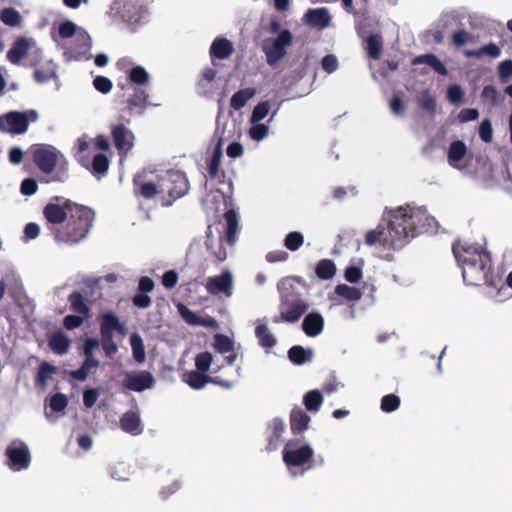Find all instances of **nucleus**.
I'll return each instance as SVG.
<instances>
[{"mask_svg":"<svg viewBox=\"0 0 512 512\" xmlns=\"http://www.w3.org/2000/svg\"><path fill=\"white\" fill-rule=\"evenodd\" d=\"M94 220V214L91 209L84 206L72 207V214L65 231L53 229L52 235L57 243L74 245L84 239L90 231Z\"/></svg>","mask_w":512,"mask_h":512,"instance_id":"obj_3","label":"nucleus"},{"mask_svg":"<svg viewBox=\"0 0 512 512\" xmlns=\"http://www.w3.org/2000/svg\"><path fill=\"white\" fill-rule=\"evenodd\" d=\"M452 250L466 285L478 286L485 283L496 286L490 254L481 245L457 242L453 244Z\"/></svg>","mask_w":512,"mask_h":512,"instance_id":"obj_2","label":"nucleus"},{"mask_svg":"<svg viewBox=\"0 0 512 512\" xmlns=\"http://www.w3.org/2000/svg\"><path fill=\"white\" fill-rule=\"evenodd\" d=\"M479 137L484 143H490L493 139L492 123L489 119H484L479 125Z\"/></svg>","mask_w":512,"mask_h":512,"instance_id":"obj_63","label":"nucleus"},{"mask_svg":"<svg viewBox=\"0 0 512 512\" xmlns=\"http://www.w3.org/2000/svg\"><path fill=\"white\" fill-rule=\"evenodd\" d=\"M464 91L458 84L450 85L447 89V98L452 104H459L463 101Z\"/></svg>","mask_w":512,"mask_h":512,"instance_id":"obj_64","label":"nucleus"},{"mask_svg":"<svg viewBox=\"0 0 512 512\" xmlns=\"http://www.w3.org/2000/svg\"><path fill=\"white\" fill-rule=\"evenodd\" d=\"M277 289L280 301L285 300V297L289 299H304V293L307 290L304 280L296 276L281 279L277 284Z\"/></svg>","mask_w":512,"mask_h":512,"instance_id":"obj_17","label":"nucleus"},{"mask_svg":"<svg viewBox=\"0 0 512 512\" xmlns=\"http://www.w3.org/2000/svg\"><path fill=\"white\" fill-rule=\"evenodd\" d=\"M205 288L211 295L218 296L223 294L227 298H230L234 288V280L231 271L223 270L219 275L208 277Z\"/></svg>","mask_w":512,"mask_h":512,"instance_id":"obj_15","label":"nucleus"},{"mask_svg":"<svg viewBox=\"0 0 512 512\" xmlns=\"http://www.w3.org/2000/svg\"><path fill=\"white\" fill-rule=\"evenodd\" d=\"M101 347L105 355L112 358L118 351V345L113 339V335H101Z\"/></svg>","mask_w":512,"mask_h":512,"instance_id":"obj_60","label":"nucleus"},{"mask_svg":"<svg viewBox=\"0 0 512 512\" xmlns=\"http://www.w3.org/2000/svg\"><path fill=\"white\" fill-rule=\"evenodd\" d=\"M309 301L304 299H289L280 301L279 312L281 319L288 323L297 322L309 309Z\"/></svg>","mask_w":512,"mask_h":512,"instance_id":"obj_14","label":"nucleus"},{"mask_svg":"<svg viewBox=\"0 0 512 512\" xmlns=\"http://www.w3.org/2000/svg\"><path fill=\"white\" fill-rule=\"evenodd\" d=\"M314 455L313 448L308 445H298L295 441H288L283 449V461L292 477L303 476L314 465L308 464Z\"/></svg>","mask_w":512,"mask_h":512,"instance_id":"obj_5","label":"nucleus"},{"mask_svg":"<svg viewBox=\"0 0 512 512\" xmlns=\"http://www.w3.org/2000/svg\"><path fill=\"white\" fill-rule=\"evenodd\" d=\"M49 347L55 354L63 355L70 348V340L64 333L56 332L49 339Z\"/></svg>","mask_w":512,"mask_h":512,"instance_id":"obj_36","label":"nucleus"},{"mask_svg":"<svg viewBox=\"0 0 512 512\" xmlns=\"http://www.w3.org/2000/svg\"><path fill=\"white\" fill-rule=\"evenodd\" d=\"M128 78L132 83L142 86L149 82L150 75L144 67L137 65L129 70Z\"/></svg>","mask_w":512,"mask_h":512,"instance_id":"obj_47","label":"nucleus"},{"mask_svg":"<svg viewBox=\"0 0 512 512\" xmlns=\"http://www.w3.org/2000/svg\"><path fill=\"white\" fill-rule=\"evenodd\" d=\"M233 52L234 47L232 42L223 37L216 38L212 42L209 51L213 63L214 59L224 60L229 58Z\"/></svg>","mask_w":512,"mask_h":512,"instance_id":"obj_26","label":"nucleus"},{"mask_svg":"<svg viewBox=\"0 0 512 512\" xmlns=\"http://www.w3.org/2000/svg\"><path fill=\"white\" fill-rule=\"evenodd\" d=\"M77 204L72 203L64 197H54L43 209V215L47 221V227L52 234L53 229H58L56 226L64 223L68 215L72 214V207Z\"/></svg>","mask_w":512,"mask_h":512,"instance_id":"obj_8","label":"nucleus"},{"mask_svg":"<svg viewBox=\"0 0 512 512\" xmlns=\"http://www.w3.org/2000/svg\"><path fill=\"white\" fill-rule=\"evenodd\" d=\"M251 124H252V126L249 128L248 134L252 140L259 142L267 137V135L269 133L268 124H264L261 122L260 123L256 122V123H251Z\"/></svg>","mask_w":512,"mask_h":512,"instance_id":"obj_57","label":"nucleus"},{"mask_svg":"<svg viewBox=\"0 0 512 512\" xmlns=\"http://www.w3.org/2000/svg\"><path fill=\"white\" fill-rule=\"evenodd\" d=\"M74 42L75 43L72 45L61 46L64 49L66 59L69 61H85L91 59L92 55L90 50L92 47V39L85 29H81L78 32Z\"/></svg>","mask_w":512,"mask_h":512,"instance_id":"obj_13","label":"nucleus"},{"mask_svg":"<svg viewBox=\"0 0 512 512\" xmlns=\"http://www.w3.org/2000/svg\"><path fill=\"white\" fill-rule=\"evenodd\" d=\"M33 159L37 167L45 174L52 173L61 162L66 163L65 156L52 145H40L33 153Z\"/></svg>","mask_w":512,"mask_h":512,"instance_id":"obj_12","label":"nucleus"},{"mask_svg":"<svg viewBox=\"0 0 512 512\" xmlns=\"http://www.w3.org/2000/svg\"><path fill=\"white\" fill-rule=\"evenodd\" d=\"M304 21L312 27L324 29L329 26L331 16L327 8H313L307 10L304 15Z\"/></svg>","mask_w":512,"mask_h":512,"instance_id":"obj_25","label":"nucleus"},{"mask_svg":"<svg viewBox=\"0 0 512 512\" xmlns=\"http://www.w3.org/2000/svg\"><path fill=\"white\" fill-rule=\"evenodd\" d=\"M42 50L37 46L33 38L18 37L7 51V59L14 65H19L25 58H29L32 63L38 61Z\"/></svg>","mask_w":512,"mask_h":512,"instance_id":"obj_10","label":"nucleus"},{"mask_svg":"<svg viewBox=\"0 0 512 512\" xmlns=\"http://www.w3.org/2000/svg\"><path fill=\"white\" fill-rule=\"evenodd\" d=\"M419 106L431 116L436 113V98L429 91L422 92L418 97Z\"/></svg>","mask_w":512,"mask_h":512,"instance_id":"obj_52","label":"nucleus"},{"mask_svg":"<svg viewBox=\"0 0 512 512\" xmlns=\"http://www.w3.org/2000/svg\"><path fill=\"white\" fill-rule=\"evenodd\" d=\"M56 77H57V66L51 60L47 63V67L45 70L36 69L34 71V79L38 83H45V82H48L49 80L54 79Z\"/></svg>","mask_w":512,"mask_h":512,"instance_id":"obj_46","label":"nucleus"},{"mask_svg":"<svg viewBox=\"0 0 512 512\" xmlns=\"http://www.w3.org/2000/svg\"><path fill=\"white\" fill-rule=\"evenodd\" d=\"M183 381L195 390L204 388L207 383H213L225 389H230L234 386L233 381L223 380L218 376L210 377L197 370L185 373L183 375Z\"/></svg>","mask_w":512,"mask_h":512,"instance_id":"obj_18","label":"nucleus"},{"mask_svg":"<svg viewBox=\"0 0 512 512\" xmlns=\"http://www.w3.org/2000/svg\"><path fill=\"white\" fill-rule=\"evenodd\" d=\"M213 362V355L210 352H201L195 357V366L197 371L205 373L209 370Z\"/></svg>","mask_w":512,"mask_h":512,"instance_id":"obj_59","label":"nucleus"},{"mask_svg":"<svg viewBox=\"0 0 512 512\" xmlns=\"http://www.w3.org/2000/svg\"><path fill=\"white\" fill-rule=\"evenodd\" d=\"M304 243V236L298 231L290 232L284 239V246L290 251H297Z\"/></svg>","mask_w":512,"mask_h":512,"instance_id":"obj_56","label":"nucleus"},{"mask_svg":"<svg viewBox=\"0 0 512 512\" xmlns=\"http://www.w3.org/2000/svg\"><path fill=\"white\" fill-rule=\"evenodd\" d=\"M467 155V146L462 140H454L450 143L447 151V161L451 167L462 173H467L468 168L463 163Z\"/></svg>","mask_w":512,"mask_h":512,"instance_id":"obj_19","label":"nucleus"},{"mask_svg":"<svg viewBox=\"0 0 512 512\" xmlns=\"http://www.w3.org/2000/svg\"><path fill=\"white\" fill-rule=\"evenodd\" d=\"M311 421L310 416L301 408H294L290 413V428L293 434L306 431Z\"/></svg>","mask_w":512,"mask_h":512,"instance_id":"obj_29","label":"nucleus"},{"mask_svg":"<svg viewBox=\"0 0 512 512\" xmlns=\"http://www.w3.org/2000/svg\"><path fill=\"white\" fill-rule=\"evenodd\" d=\"M0 20L7 26L15 27L20 24L21 15L14 8H4L0 12Z\"/></svg>","mask_w":512,"mask_h":512,"instance_id":"obj_53","label":"nucleus"},{"mask_svg":"<svg viewBox=\"0 0 512 512\" xmlns=\"http://www.w3.org/2000/svg\"><path fill=\"white\" fill-rule=\"evenodd\" d=\"M256 89L244 88L235 92L230 99V106L234 110L242 109L246 103L255 96Z\"/></svg>","mask_w":512,"mask_h":512,"instance_id":"obj_37","label":"nucleus"},{"mask_svg":"<svg viewBox=\"0 0 512 512\" xmlns=\"http://www.w3.org/2000/svg\"><path fill=\"white\" fill-rule=\"evenodd\" d=\"M178 311L184 321L192 326H199L201 317L198 316L195 312L187 308L184 304L178 305Z\"/></svg>","mask_w":512,"mask_h":512,"instance_id":"obj_61","label":"nucleus"},{"mask_svg":"<svg viewBox=\"0 0 512 512\" xmlns=\"http://www.w3.org/2000/svg\"><path fill=\"white\" fill-rule=\"evenodd\" d=\"M324 317L317 311H312L304 316L302 330L308 337H317L324 330Z\"/></svg>","mask_w":512,"mask_h":512,"instance_id":"obj_22","label":"nucleus"},{"mask_svg":"<svg viewBox=\"0 0 512 512\" xmlns=\"http://www.w3.org/2000/svg\"><path fill=\"white\" fill-rule=\"evenodd\" d=\"M285 429L286 425L283 419L276 417L270 421L268 425V450H276L279 447Z\"/></svg>","mask_w":512,"mask_h":512,"instance_id":"obj_28","label":"nucleus"},{"mask_svg":"<svg viewBox=\"0 0 512 512\" xmlns=\"http://www.w3.org/2000/svg\"><path fill=\"white\" fill-rule=\"evenodd\" d=\"M109 168V160L104 154H96L92 160V173L99 177L105 175Z\"/></svg>","mask_w":512,"mask_h":512,"instance_id":"obj_55","label":"nucleus"},{"mask_svg":"<svg viewBox=\"0 0 512 512\" xmlns=\"http://www.w3.org/2000/svg\"><path fill=\"white\" fill-rule=\"evenodd\" d=\"M57 372V368L48 363L42 362L38 368V372L35 378V385L37 388L44 390L47 386L48 380L51 378L53 374Z\"/></svg>","mask_w":512,"mask_h":512,"instance_id":"obj_35","label":"nucleus"},{"mask_svg":"<svg viewBox=\"0 0 512 512\" xmlns=\"http://www.w3.org/2000/svg\"><path fill=\"white\" fill-rule=\"evenodd\" d=\"M226 139L225 131L223 130L218 136V141L213 149L211 156L207 159V171L210 179L218 180L223 174L221 171V160L223 157V141Z\"/></svg>","mask_w":512,"mask_h":512,"instance_id":"obj_21","label":"nucleus"},{"mask_svg":"<svg viewBox=\"0 0 512 512\" xmlns=\"http://www.w3.org/2000/svg\"><path fill=\"white\" fill-rule=\"evenodd\" d=\"M206 248L211 254L218 260L224 261L227 258V252L223 246V240L220 237L219 239H215L211 235V227L209 226L207 229V239H206Z\"/></svg>","mask_w":512,"mask_h":512,"instance_id":"obj_32","label":"nucleus"},{"mask_svg":"<svg viewBox=\"0 0 512 512\" xmlns=\"http://www.w3.org/2000/svg\"><path fill=\"white\" fill-rule=\"evenodd\" d=\"M155 385L154 376L146 370L131 371L124 375L123 386L134 392L152 389Z\"/></svg>","mask_w":512,"mask_h":512,"instance_id":"obj_16","label":"nucleus"},{"mask_svg":"<svg viewBox=\"0 0 512 512\" xmlns=\"http://www.w3.org/2000/svg\"><path fill=\"white\" fill-rule=\"evenodd\" d=\"M5 465L13 472L27 470L31 464V453L28 445L15 439L9 443L5 450Z\"/></svg>","mask_w":512,"mask_h":512,"instance_id":"obj_9","label":"nucleus"},{"mask_svg":"<svg viewBox=\"0 0 512 512\" xmlns=\"http://www.w3.org/2000/svg\"><path fill=\"white\" fill-rule=\"evenodd\" d=\"M335 293L349 301H358L362 297V292L356 287H351L346 284H339L335 287Z\"/></svg>","mask_w":512,"mask_h":512,"instance_id":"obj_48","label":"nucleus"},{"mask_svg":"<svg viewBox=\"0 0 512 512\" xmlns=\"http://www.w3.org/2000/svg\"><path fill=\"white\" fill-rule=\"evenodd\" d=\"M81 29H83V28L78 27L71 20H65L62 23H60V25L58 27V36L62 39H69L72 37H74V39H76L77 34Z\"/></svg>","mask_w":512,"mask_h":512,"instance_id":"obj_51","label":"nucleus"},{"mask_svg":"<svg viewBox=\"0 0 512 512\" xmlns=\"http://www.w3.org/2000/svg\"><path fill=\"white\" fill-rule=\"evenodd\" d=\"M382 37L379 34H370L367 38V50L372 59L378 60L381 56Z\"/></svg>","mask_w":512,"mask_h":512,"instance_id":"obj_49","label":"nucleus"},{"mask_svg":"<svg viewBox=\"0 0 512 512\" xmlns=\"http://www.w3.org/2000/svg\"><path fill=\"white\" fill-rule=\"evenodd\" d=\"M158 179L160 197L163 206H171L173 202L189 190V182L185 173L179 170H169L156 176Z\"/></svg>","mask_w":512,"mask_h":512,"instance_id":"obj_4","label":"nucleus"},{"mask_svg":"<svg viewBox=\"0 0 512 512\" xmlns=\"http://www.w3.org/2000/svg\"><path fill=\"white\" fill-rule=\"evenodd\" d=\"M121 429L131 435L137 436L143 432L141 418L138 412L127 411L120 419Z\"/></svg>","mask_w":512,"mask_h":512,"instance_id":"obj_27","label":"nucleus"},{"mask_svg":"<svg viewBox=\"0 0 512 512\" xmlns=\"http://www.w3.org/2000/svg\"><path fill=\"white\" fill-rule=\"evenodd\" d=\"M480 98L490 106H497L504 101V95L493 85H486L480 94Z\"/></svg>","mask_w":512,"mask_h":512,"instance_id":"obj_41","label":"nucleus"},{"mask_svg":"<svg viewBox=\"0 0 512 512\" xmlns=\"http://www.w3.org/2000/svg\"><path fill=\"white\" fill-rule=\"evenodd\" d=\"M110 129L117 150L129 151L133 147L134 134L125 124L112 123Z\"/></svg>","mask_w":512,"mask_h":512,"instance_id":"obj_20","label":"nucleus"},{"mask_svg":"<svg viewBox=\"0 0 512 512\" xmlns=\"http://www.w3.org/2000/svg\"><path fill=\"white\" fill-rule=\"evenodd\" d=\"M39 114L36 110L10 111L0 115V131L11 135L27 132L29 124L36 122Z\"/></svg>","mask_w":512,"mask_h":512,"instance_id":"obj_7","label":"nucleus"},{"mask_svg":"<svg viewBox=\"0 0 512 512\" xmlns=\"http://www.w3.org/2000/svg\"><path fill=\"white\" fill-rule=\"evenodd\" d=\"M385 232H388V225L384 226L382 224L378 225V227L374 230H370L365 235V243L368 246H373L376 243H380L384 248L388 250H393V248L389 247L384 240Z\"/></svg>","mask_w":512,"mask_h":512,"instance_id":"obj_39","label":"nucleus"},{"mask_svg":"<svg viewBox=\"0 0 512 512\" xmlns=\"http://www.w3.org/2000/svg\"><path fill=\"white\" fill-rule=\"evenodd\" d=\"M315 273L320 279L329 280L336 274V265L330 259H322L317 263Z\"/></svg>","mask_w":512,"mask_h":512,"instance_id":"obj_43","label":"nucleus"},{"mask_svg":"<svg viewBox=\"0 0 512 512\" xmlns=\"http://www.w3.org/2000/svg\"><path fill=\"white\" fill-rule=\"evenodd\" d=\"M99 365L100 362L95 357H85L80 368L70 371L69 375L73 379L83 382L87 379L90 371L97 368Z\"/></svg>","mask_w":512,"mask_h":512,"instance_id":"obj_33","label":"nucleus"},{"mask_svg":"<svg viewBox=\"0 0 512 512\" xmlns=\"http://www.w3.org/2000/svg\"><path fill=\"white\" fill-rule=\"evenodd\" d=\"M100 334L113 335V332H118L121 335L126 333V328L118 318V316L111 311L104 312L100 316Z\"/></svg>","mask_w":512,"mask_h":512,"instance_id":"obj_24","label":"nucleus"},{"mask_svg":"<svg viewBox=\"0 0 512 512\" xmlns=\"http://www.w3.org/2000/svg\"><path fill=\"white\" fill-rule=\"evenodd\" d=\"M130 345L132 348L133 358L137 363H143L146 359L145 348L143 340L138 333H133L130 336Z\"/></svg>","mask_w":512,"mask_h":512,"instance_id":"obj_45","label":"nucleus"},{"mask_svg":"<svg viewBox=\"0 0 512 512\" xmlns=\"http://www.w3.org/2000/svg\"><path fill=\"white\" fill-rule=\"evenodd\" d=\"M270 102L269 101H261L259 102L252 110L250 116V123L261 122L265 117L268 116L270 111Z\"/></svg>","mask_w":512,"mask_h":512,"instance_id":"obj_54","label":"nucleus"},{"mask_svg":"<svg viewBox=\"0 0 512 512\" xmlns=\"http://www.w3.org/2000/svg\"><path fill=\"white\" fill-rule=\"evenodd\" d=\"M383 220L387 222L385 243L393 250L402 249L420 234L433 232L437 225L434 217L425 207L405 205L395 209H385Z\"/></svg>","mask_w":512,"mask_h":512,"instance_id":"obj_1","label":"nucleus"},{"mask_svg":"<svg viewBox=\"0 0 512 512\" xmlns=\"http://www.w3.org/2000/svg\"><path fill=\"white\" fill-rule=\"evenodd\" d=\"M323 403V396L317 389L310 390L303 396V404L309 412H318Z\"/></svg>","mask_w":512,"mask_h":512,"instance_id":"obj_42","label":"nucleus"},{"mask_svg":"<svg viewBox=\"0 0 512 512\" xmlns=\"http://www.w3.org/2000/svg\"><path fill=\"white\" fill-rule=\"evenodd\" d=\"M224 218L227 224L225 232L226 241L228 244L234 245L237 240L238 216L235 211L228 210L225 212Z\"/></svg>","mask_w":512,"mask_h":512,"instance_id":"obj_34","label":"nucleus"},{"mask_svg":"<svg viewBox=\"0 0 512 512\" xmlns=\"http://www.w3.org/2000/svg\"><path fill=\"white\" fill-rule=\"evenodd\" d=\"M255 335L259 340V344L264 348H272L276 345V338L269 332L266 324H258L255 329Z\"/></svg>","mask_w":512,"mask_h":512,"instance_id":"obj_44","label":"nucleus"},{"mask_svg":"<svg viewBox=\"0 0 512 512\" xmlns=\"http://www.w3.org/2000/svg\"><path fill=\"white\" fill-rule=\"evenodd\" d=\"M127 104L130 110L139 109V113H142L148 104V93L141 87L135 88Z\"/></svg>","mask_w":512,"mask_h":512,"instance_id":"obj_38","label":"nucleus"},{"mask_svg":"<svg viewBox=\"0 0 512 512\" xmlns=\"http://www.w3.org/2000/svg\"><path fill=\"white\" fill-rule=\"evenodd\" d=\"M109 14L113 20L133 26L146 19L147 8L141 0H114Z\"/></svg>","mask_w":512,"mask_h":512,"instance_id":"obj_6","label":"nucleus"},{"mask_svg":"<svg viewBox=\"0 0 512 512\" xmlns=\"http://www.w3.org/2000/svg\"><path fill=\"white\" fill-rule=\"evenodd\" d=\"M314 350L296 345L288 350L289 360L296 365H303L312 361Z\"/></svg>","mask_w":512,"mask_h":512,"instance_id":"obj_31","label":"nucleus"},{"mask_svg":"<svg viewBox=\"0 0 512 512\" xmlns=\"http://www.w3.org/2000/svg\"><path fill=\"white\" fill-rule=\"evenodd\" d=\"M292 40V33L285 29L275 39L264 41L263 51L266 55V61L270 66L277 65L284 58L286 48L291 45Z\"/></svg>","mask_w":512,"mask_h":512,"instance_id":"obj_11","label":"nucleus"},{"mask_svg":"<svg viewBox=\"0 0 512 512\" xmlns=\"http://www.w3.org/2000/svg\"><path fill=\"white\" fill-rule=\"evenodd\" d=\"M413 65H422L426 64L430 66L436 73L442 76H446L448 74V70L445 65L440 61V59L432 53H427L423 55H418L412 60Z\"/></svg>","mask_w":512,"mask_h":512,"instance_id":"obj_30","label":"nucleus"},{"mask_svg":"<svg viewBox=\"0 0 512 512\" xmlns=\"http://www.w3.org/2000/svg\"><path fill=\"white\" fill-rule=\"evenodd\" d=\"M68 405V398L63 393H56L50 398L49 407L53 412H62Z\"/></svg>","mask_w":512,"mask_h":512,"instance_id":"obj_62","label":"nucleus"},{"mask_svg":"<svg viewBox=\"0 0 512 512\" xmlns=\"http://www.w3.org/2000/svg\"><path fill=\"white\" fill-rule=\"evenodd\" d=\"M134 193L140 195L145 199H152L156 195H160L158 179L154 180H143L142 175L137 173L133 179Z\"/></svg>","mask_w":512,"mask_h":512,"instance_id":"obj_23","label":"nucleus"},{"mask_svg":"<svg viewBox=\"0 0 512 512\" xmlns=\"http://www.w3.org/2000/svg\"><path fill=\"white\" fill-rule=\"evenodd\" d=\"M400 398L395 394H388L382 397L380 408L385 413L396 411L400 407Z\"/></svg>","mask_w":512,"mask_h":512,"instance_id":"obj_58","label":"nucleus"},{"mask_svg":"<svg viewBox=\"0 0 512 512\" xmlns=\"http://www.w3.org/2000/svg\"><path fill=\"white\" fill-rule=\"evenodd\" d=\"M68 302L70 303V308L73 312L85 316L89 314L90 308L86 299L80 292L74 291L71 293L68 297Z\"/></svg>","mask_w":512,"mask_h":512,"instance_id":"obj_40","label":"nucleus"},{"mask_svg":"<svg viewBox=\"0 0 512 512\" xmlns=\"http://www.w3.org/2000/svg\"><path fill=\"white\" fill-rule=\"evenodd\" d=\"M213 347L215 350L221 354H225L228 352L234 351V341L223 334H216L214 336V344Z\"/></svg>","mask_w":512,"mask_h":512,"instance_id":"obj_50","label":"nucleus"}]
</instances>
